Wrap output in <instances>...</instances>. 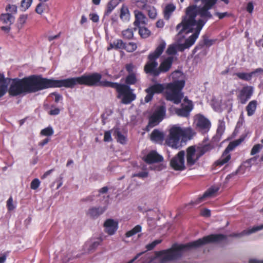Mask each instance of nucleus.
<instances>
[{
	"mask_svg": "<svg viewBox=\"0 0 263 263\" xmlns=\"http://www.w3.org/2000/svg\"><path fill=\"white\" fill-rule=\"evenodd\" d=\"M197 3L200 1L202 6L192 5L185 9V15L182 16L181 22L176 26L178 34L194 33L186 39L184 45L188 48L192 46L199 36L200 32L207 22L213 17L209 11L217 3L218 0H194Z\"/></svg>",
	"mask_w": 263,
	"mask_h": 263,
	"instance_id": "f257e3e1",
	"label": "nucleus"
},
{
	"mask_svg": "<svg viewBox=\"0 0 263 263\" xmlns=\"http://www.w3.org/2000/svg\"><path fill=\"white\" fill-rule=\"evenodd\" d=\"M74 88V77L62 80L43 78L41 75L32 74L22 79L15 78L8 88L11 97L35 93L50 88Z\"/></svg>",
	"mask_w": 263,
	"mask_h": 263,
	"instance_id": "f03ea898",
	"label": "nucleus"
},
{
	"mask_svg": "<svg viewBox=\"0 0 263 263\" xmlns=\"http://www.w3.org/2000/svg\"><path fill=\"white\" fill-rule=\"evenodd\" d=\"M102 75L98 72L88 74H83L80 77H74V87L77 85H84L87 86H100L114 88L118 93V98L122 96L121 102L124 104H129L136 98V94L130 86L112 82L106 80L101 81Z\"/></svg>",
	"mask_w": 263,
	"mask_h": 263,
	"instance_id": "7ed1b4c3",
	"label": "nucleus"
},
{
	"mask_svg": "<svg viewBox=\"0 0 263 263\" xmlns=\"http://www.w3.org/2000/svg\"><path fill=\"white\" fill-rule=\"evenodd\" d=\"M226 238V236L223 234H211L185 245H174L170 249L156 252L155 255L157 257H161L160 263H164L179 258L181 256V251L198 248L210 243L220 242Z\"/></svg>",
	"mask_w": 263,
	"mask_h": 263,
	"instance_id": "20e7f679",
	"label": "nucleus"
},
{
	"mask_svg": "<svg viewBox=\"0 0 263 263\" xmlns=\"http://www.w3.org/2000/svg\"><path fill=\"white\" fill-rule=\"evenodd\" d=\"M184 85V81L177 80L167 83L165 87L162 84L157 83L146 89L153 95L156 93L160 94L164 92L166 100L172 101L175 104H178L183 97L181 90Z\"/></svg>",
	"mask_w": 263,
	"mask_h": 263,
	"instance_id": "39448f33",
	"label": "nucleus"
},
{
	"mask_svg": "<svg viewBox=\"0 0 263 263\" xmlns=\"http://www.w3.org/2000/svg\"><path fill=\"white\" fill-rule=\"evenodd\" d=\"M166 46L164 42H162L156 48L155 51L151 52L147 56V61L144 66V72L153 77L156 78L159 76L158 70V63L157 60L163 53Z\"/></svg>",
	"mask_w": 263,
	"mask_h": 263,
	"instance_id": "423d86ee",
	"label": "nucleus"
},
{
	"mask_svg": "<svg viewBox=\"0 0 263 263\" xmlns=\"http://www.w3.org/2000/svg\"><path fill=\"white\" fill-rule=\"evenodd\" d=\"M169 134L165 139V144L174 149L180 147V140L181 138V128L178 125L172 126L169 129Z\"/></svg>",
	"mask_w": 263,
	"mask_h": 263,
	"instance_id": "0eeeda50",
	"label": "nucleus"
},
{
	"mask_svg": "<svg viewBox=\"0 0 263 263\" xmlns=\"http://www.w3.org/2000/svg\"><path fill=\"white\" fill-rule=\"evenodd\" d=\"M165 113L166 108L164 106L161 105L157 107L152 115L149 118L147 127L152 128L158 124L163 119L165 116Z\"/></svg>",
	"mask_w": 263,
	"mask_h": 263,
	"instance_id": "6e6552de",
	"label": "nucleus"
},
{
	"mask_svg": "<svg viewBox=\"0 0 263 263\" xmlns=\"http://www.w3.org/2000/svg\"><path fill=\"white\" fill-rule=\"evenodd\" d=\"M184 151H180L170 161V166L175 171H183L185 168L184 165Z\"/></svg>",
	"mask_w": 263,
	"mask_h": 263,
	"instance_id": "1a4fd4ad",
	"label": "nucleus"
},
{
	"mask_svg": "<svg viewBox=\"0 0 263 263\" xmlns=\"http://www.w3.org/2000/svg\"><path fill=\"white\" fill-rule=\"evenodd\" d=\"M253 93V87L251 86L243 87L237 96V100L242 104H245L251 98Z\"/></svg>",
	"mask_w": 263,
	"mask_h": 263,
	"instance_id": "9d476101",
	"label": "nucleus"
},
{
	"mask_svg": "<svg viewBox=\"0 0 263 263\" xmlns=\"http://www.w3.org/2000/svg\"><path fill=\"white\" fill-rule=\"evenodd\" d=\"M184 102L187 104H181V108H176L175 113L178 116L187 117L189 116L190 112L193 108V104L192 102L190 100H189L186 98L184 99Z\"/></svg>",
	"mask_w": 263,
	"mask_h": 263,
	"instance_id": "9b49d317",
	"label": "nucleus"
},
{
	"mask_svg": "<svg viewBox=\"0 0 263 263\" xmlns=\"http://www.w3.org/2000/svg\"><path fill=\"white\" fill-rule=\"evenodd\" d=\"M196 125L200 131L203 133H206L211 127V123L203 115H199L196 118Z\"/></svg>",
	"mask_w": 263,
	"mask_h": 263,
	"instance_id": "f8f14e48",
	"label": "nucleus"
},
{
	"mask_svg": "<svg viewBox=\"0 0 263 263\" xmlns=\"http://www.w3.org/2000/svg\"><path fill=\"white\" fill-rule=\"evenodd\" d=\"M106 210L105 206H91L87 211L86 214L92 219H96Z\"/></svg>",
	"mask_w": 263,
	"mask_h": 263,
	"instance_id": "ddd939ff",
	"label": "nucleus"
},
{
	"mask_svg": "<svg viewBox=\"0 0 263 263\" xmlns=\"http://www.w3.org/2000/svg\"><path fill=\"white\" fill-rule=\"evenodd\" d=\"M174 61L173 56H168L164 59L160 63L158 66L159 75L161 73H165L171 69Z\"/></svg>",
	"mask_w": 263,
	"mask_h": 263,
	"instance_id": "4468645a",
	"label": "nucleus"
},
{
	"mask_svg": "<svg viewBox=\"0 0 263 263\" xmlns=\"http://www.w3.org/2000/svg\"><path fill=\"white\" fill-rule=\"evenodd\" d=\"M219 189V188L218 187L212 186L209 188L202 196L199 197L195 201H191V204L192 205H197L199 204L206 198L213 196L218 191Z\"/></svg>",
	"mask_w": 263,
	"mask_h": 263,
	"instance_id": "2eb2a0df",
	"label": "nucleus"
},
{
	"mask_svg": "<svg viewBox=\"0 0 263 263\" xmlns=\"http://www.w3.org/2000/svg\"><path fill=\"white\" fill-rule=\"evenodd\" d=\"M257 73L263 74V69L262 68H258L249 73L236 72L234 75L237 76L240 80L249 82L252 80L253 76Z\"/></svg>",
	"mask_w": 263,
	"mask_h": 263,
	"instance_id": "dca6fc26",
	"label": "nucleus"
},
{
	"mask_svg": "<svg viewBox=\"0 0 263 263\" xmlns=\"http://www.w3.org/2000/svg\"><path fill=\"white\" fill-rule=\"evenodd\" d=\"M143 160L147 164H151L155 163L161 162L163 160L162 156L158 154L156 151L150 152L144 158Z\"/></svg>",
	"mask_w": 263,
	"mask_h": 263,
	"instance_id": "f3484780",
	"label": "nucleus"
},
{
	"mask_svg": "<svg viewBox=\"0 0 263 263\" xmlns=\"http://www.w3.org/2000/svg\"><path fill=\"white\" fill-rule=\"evenodd\" d=\"M105 231L109 235L115 233L118 228V222L112 219H108L104 223Z\"/></svg>",
	"mask_w": 263,
	"mask_h": 263,
	"instance_id": "a211bd4d",
	"label": "nucleus"
},
{
	"mask_svg": "<svg viewBox=\"0 0 263 263\" xmlns=\"http://www.w3.org/2000/svg\"><path fill=\"white\" fill-rule=\"evenodd\" d=\"M216 41V40L210 39L207 35H203L202 36L201 40L194 49L193 52L195 53L198 50L201 49L204 46L209 47L213 45Z\"/></svg>",
	"mask_w": 263,
	"mask_h": 263,
	"instance_id": "6ab92c4d",
	"label": "nucleus"
},
{
	"mask_svg": "<svg viewBox=\"0 0 263 263\" xmlns=\"http://www.w3.org/2000/svg\"><path fill=\"white\" fill-rule=\"evenodd\" d=\"M196 152L194 146H191L189 147L186 150V163L187 165L190 166H193L198 160L194 158Z\"/></svg>",
	"mask_w": 263,
	"mask_h": 263,
	"instance_id": "aec40b11",
	"label": "nucleus"
},
{
	"mask_svg": "<svg viewBox=\"0 0 263 263\" xmlns=\"http://www.w3.org/2000/svg\"><path fill=\"white\" fill-rule=\"evenodd\" d=\"M230 151L231 150L226 147L220 158L215 162V166H222L230 160L231 156L229 153Z\"/></svg>",
	"mask_w": 263,
	"mask_h": 263,
	"instance_id": "412c9836",
	"label": "nucleus"
},
{
	"mask_svg": "<svg viewBox=\"0 0 263 263\" xmlns=\"http://www.w3.org/2000/svg\"><path fill=\"white\" fill-rule=\"evenodd\" d=\"M151 139L158 143L162 144L164 140V134L157 129H155L151 133Z\"/></svg>",
	"mask_w": 263,
	"mask_h": 263,
	"instance_id": "4be33fe9",
	"label": "nucleus"
},
{
	"mask_svg": "<svg viewBox=\"0 0 263 263\" xmlns=\"http://www.w3.org/2000/svg\"><path fill=\"white\" fill-rule=\"evenodd\" d=\"M135 17V20L134 24L136 27H139L141 24L143 25L145 24L146 16L140 11L135 10L134 12Z\"/></svg>",
	"mask_w": 263,
	"mask_h": 263,
	"instance_id": "5701e85b",
	"label": "nucleus"
},
{
	"mask_svg": "<svg viewBox=\"0 0 263 263\" xmlns=\"http://www.w3.org/2000/svg\"><path fill=\"white\" fill-rule=\"evenodd\" d=\"M263 229V224L260 226L254 227L252 228L243 231L241 233H233L232 234L234 237H240L245 235H250L253 233L261 230Z\"/></svg>",
	"mask_w": 263,
	"mask_h": 263,
	"instance_id": "b1692460",
	"label": "nucleus"
},
{
	"mask_svg": "<svg viewBox=\"0 0 263 263\" xmlns=\"http://www.w3.org/2000/svg\"><path fill=\"white\" fill-rule=\"evenodd\" d=\"M137 7L139 9L144 10L148 6V4H153L156 3V0H134Z\"/></svg>",
	"mask_w": 263,
	"mask_h": 263,
	"instance_id": "393cba45",
	"label": "nucleus"
},
{
	"mask_svg": "<svg viewBox=\"0 0 263 263\" xmlns=\"http://www.w3.org/2000/svg\"><path fill=\"white\" fill-rule=\"evenodd\" d=\"M257 105V102L256 100L251 101L246 107L248 116H252L253 115L256 110Z\"/></svg>",
	"mask_w": 263,
	"mask_h": 263,
	"instance_id": "a878e982",
	"label": "nucleus"
},
{
	"mask_svg": "<svg viewBox=\"0 0 263 263\" xmlns=\"http://www.w3.org/2000/svg\"><path fill=\"white\" fill-rule=\"evenodd\" d=\"M176 7L173 4H167L164 9V17L165 20H168L172 13L175 11Z\"/></svg>",
	"mask_w": 263,
	"mask_h": 263,
	"instance_id": "bb28decb",
	"label": "nucleus"
},
{
	"mask_svg": "<svg viewBox=\"0 0 263 263\" xmlns=\"http://www.w3.org/2000/svg\"><path fill=\"white\" fill-rule=\"evenodd\" d=\"M0 18L4 24L8 25H11L14 20L13 16L9 13L1 14Z\"/></svg>",
	"mask_w": 263,
	"mask_h": 263,
	"instance_id": "cd10ccee",
	"label": "nucleus"
},
{
	"mask_svg": "<svg viewBox=\"0 0 263 263\" xmlns=\"http://www.w3.org/2000/svg\"><path fill=\"white\" fill-rule=\"evenodd\" d=\"M129 11L127 6L125 5H123L120 9V18L123 21H127L129 20Z\"/></svg>",
	"mask_w": 263,
	"mask_h": 263,
	"instance_id": "c85d7f7f",
	"label": "nucleus"
},
{
	"mask_svg": "<svg viewBox=\"0 0 263 263\" xmlns=\"http://www.w3.org/2000/svg\"><path fill=\"white\" fill-rule=\"evenodd\" d=\"M113 135L118 142L122 144H124L126 143V137L124 136L118 129L114 130Z\"/></svg>",
	"mask_w": 263,
	"mask_h": 263,
	"instance_id": "c756f323",
	"label": "nucleus"
},
{
	"mask_svg": "<svg viewBox=\"0 0 263 263\" xmlns=\"http://www.w3.org/2000/svg\"><path fill=\"white\" fill-rule=\"evenodd\" d=\"M181 138L183 139H191L195 135V133L191 127L181 128Z\"/></svg>",
	"mask_w": 263,
	"mask_h": 263,
	"instance_id": "7c9ffc66",
	"label": "nucleus"
},
{
	"mask_svg": "<svg viewBox=\"0 0 263 263\" xmlns=\"http://www.w3.org/2000/svg\"><path fill=\"white\" fill-rule=\"evenodd\" d=\"M138 79L136 73L128 74L125 78V85L130 86L131 85H135L137 83Z\"/></svg>",
	"mask_w": 263,
	"mask_h": 263,
	"instance_id": "2f4dec72",
	"label": "nucleus"
},
{
	"mask_svg": "<svg viewBox=\"0 0 263 263\" xmlns=\"http://www.w3.org/2000/svg\"><path fill=\"white\" fill-rule=\"evenodd\" d=\"M142 230V227L140 225H137L131 230L127 231L125 233V236L126 237H130L133 236L136 234L140 232Z\"/></svg>",
	"mask_w": 263,
	"mask_h": 263,
	"instance_id": "473e14b6",
	"label": "nucleus"
},
{
	"mask_svg": "<svg viewBox=\"0 0 263 263\" xmlns=\"http://www.w3.org/2000/svg\"><path fill=\"white\" fill-rule=\"evenodd\" d=\"M150 18L155 19L157 17V10L154 6L148 5L145 9Z\"/></svg>",
	"mask_w": 263,
	"mask_h": 263,
	"instance_id": "72a5a7b5",
	"label": "nucleus"
},
{
	"mask_svg": "<svg viewBox=\"0 0 263 263\" xmlns=\"http://www.w3.org/2000/svg\"><path fill=\"white\" fill-rule=\"evenodd\" d=\"M139 28V34L142 38H147L150 35L151 32L147 28L144 27H138Z\"/></svg>",
	"mask_w": 263,
	"mask_h": 263,
	"instance_id": "f704fd0d",
	"label": "nucleus"
},
{
	"mask_svg": "<svg viewBox=\"0 0 263 263\" xmlns=\"http://www.w3.org/2000/svg\"><path fill=\"white\" fill-rule=\"evenodd\" d=\"M117 4L114 0L110 1L107 5V8L105 12V15L108 16L116 7Z\"/></svg>",
	"mask_w": 263,
	"mask_h": 263,
	"instance_id": "c9c22d12",
	"label": "nucleus"
},
{
	"mask_svg": "<svg viewBox=\"0 0 263 263\" xmlns=\"http://www.w3.org/2000/svg\"><path fill=\"white\" fill-rule=\"evenodd\" d=\"M122 34L123 38L127 40H130L134 36V31L133 29L127 28L122 31Z\"/></svg>",
	"mask_w": 263,
	"mask_h": 263,
	"instance_id": "e433bc0d",
	"label": "nucleus"
},
{
	"mask_svg": "<svg viewBox=\"0 0 263 263\" xmlns=\"http://www.w3.org/2000/svg\"><path fill=\"white\" fill-rule=\"evenodd\" d=\"M137 47V46L136 43L129 42L128 44L125 43L124 49L128 52H132L136 50Z\"/></svg>",
	"mask_w": 263,
	"mask_h": 263,
	"instance_id": "4c0bfd02",
	"label": "nucleus"
},
{
	"mask_svg": "<svg viewBox=\"0 0 263 263\" xmlns=\"http://www.w3.org/2000/svg\"><path fill=\"white\" fill-rule=\"evenodd\" d=\"M113 46H114L115 49H124L125 43L122 40L118 39L113 42Z\"/></svg>",
	"mask_w": 263,
	"mask_h": 263,
	"instance_id": "58836bf2",
	"label": "nucleus"
},
{
	"mask_svg": "<svg viewBox=\"0 0 263 263\" xmlns=\"http://www.w3.org/2000/svg\"><path fill=\"white\" fill-rule=\"evenodd\" d=\"M243 140V139L242 138H240L231 142L227 147L228 148L229 150L232 151L237 146L239 145Z\"/></svg>",
	"mask_w": 263,
	"mask_h": 263,
	"instance_id": "ea45409f",
	"label": "nucleus"
},
{
	"mask_svg": "<svg viewBox=\"0 0 263 263\" xmlns=\"http://www.w3.org/2000/svg\"><path fill=\"white\" fill-rule=\"evenodd\" d=\"M177 51V50L176 46L174 44H172L169 45V46L168 47L166 51V53L167 55L171 56L176 54Z\"/></svg>",
	"mask_w": 263,
	"mask_h": 263,
	"instance_id": "a19ab883",
	"label": "nucleus"
},
{
	"mask_svg": "<svg viewBox=\"0 0 263 263\" xmlns=\"http://www.w3.org/2000/svg\"><path fill=\"white\" fill-rule=\"evenodd\" d=\"M32 2V0H22L21 5L22 10L25 11L28 9L30 7Z\"/></svg>",
	"mask_w": 263,
	"mask_h": 263,
	"instance_id": "79ce46f5",
	"label": "nucleus"
},
{
	"mask_svg": "<svg viewBox=\"0 0 263 263\" xmlns=\"http://www.w3.org/2000/svg\"><path fill=\"white\" fill-rule=\"evenodd\" d=\"M54 131L53 128L50 127H47L43 129H42L41 132V134L45 136H50L53 134Z\"/></svg>",
	"mask_w": 263,
	"mask_h": 263,
	"instance_id": "37998d69",
	"label": "nucleus"
},
{
	"mask_svg": "<svg viewBox=\"0 0 263 263\" xmlns=\"http://www.w3.org/2000/svg\"><path fill=\"white\" fill-rule=\"evenodd\" d=\"M162 240L160 239H157L153 241L152 243L146 245V248L147 250L150 251L153 250L157 245L160 243Z\"/></svg>",
	"mask_w": 263,
	"mask_h": 263,
	"instance_id": "c03bdc74",
	"label": "nucleus"
},
{
	"mask_svg": "<svg viewBox=\"0 0 263 263\" xmlns=\"http://www.w3.org/2000/svg\"><path fill=\"white\" fill-rule=\"evenodd\" d=\"M262 148V145L260 144H256L253 146L251 151V155H254L259 153L260 149Z\"/></svg>",
	"mask_w": 263,
	"mask_h": 263,
	"instance_id": "a18cd8bd",
	"label": "nucleus"
},
{
	"mask_svg": "<svg viewBox=\"0 0 263 263\" xmlns=\"http://www.w3.org/2000/svg\"><path fill=\"white\" fill-rule=\"evenodd\" d=\"M17 8L14 5H8L6 7V10L12 14H15L17 12Z\"/></svg>",
	"mask_w": 263,
	"mask_h": 263,
	"instance_id": "49530a36",
	"label": "nucleus"
},
{
	"mask_svg": "<svg viewBox=\"0 0 263 263\" xmlns=\"http://www.w3.org/2000/svg\"><path fill=\"white\" fill-rule=\"evenodd\" d=\"M101 239H98L97 241H94L92 242L89 247L88 251H91L92 250H94L96 248H97L99 245H101V243L102 242Z\"/></svg>",
	"mask_w": 263,
	"mask_h": 263,
	"instance_id": "de8ad7c7",
	"label": "nucleus"
},
{
	"mask_svg": "<svg viewBox=\"0 0 263 263\" xmlns=\"http://www.w3.org/2000/svg\"><path fill=\"white\" fill-rule=\"evenodd\" d=\"M7 91L8 92L7 85L0 84V98L3 97Z\"/></svg>",
	"mask_w": 263,
	"mask_h": 263,
	"instance_id": "09e8293b",
	"label": "nucleus"
},
{
	"mask_svg": "<svg viewBox=\"0 0 263 263\" xmlns=\"http://www.w3.org/2000/svg\"><path fill=\"white\" fill-rule=\"evenodd\" d=\"M40 184V180L37 179H34L31 182L30 184V187L32 190H36L37 189L39 185Z\"/></svg>",
	"mask_w": 263,
	"mask_h": 263,
	"instance_id": "8fccbe9b",
	"label": "nucleus"
},
{
	"mask_svg": "<svg viewBox=\"0 0 263 263\" xmlns=\"http://www.w3.org/2000/svg\"><path fill=\"white\" fill-rule=\"evenodd\" d=\"M45 9V5L43 3H40L36 7L35 12L39 14H41L44 12Z\"/></svg>",
	"mask_w": 263,
	"mask_h": 263,
	"instance_id": "3c124183",
	"label": "nucleus"
},
{
	"mask_svg": "<svg viewBox=\"0 0 263 263\" xmlns=\"http://www.w3.org/2000/svg\"><path fill=\"white\" fill-rule=\"evenodd\" d=\"M7 207L9 211H11L15 209V206L13 204V199L10 197L7 201Z\"/></svg>",
	"mask_w": 263,
	"mask_h": 263,
	"instance_id": "603ef678",
	"label": "nucleus"
},
{
	"mask_svg": "<svg viewBox=\"0 0 263 263\" xmlns=\"http://www.w3.org/2000/svg\"><path fill=\"white\" fill-rule=\"evenodd\" d=\"M60 112V109L59 108L54 107L53 105L51 106V109L49 111V114L51 116L58 115Z\"/></svg>",
	"mask_w": 263,
	"mask_h": 263,
	"instance_id": "864d4df0",
	"label": "nucleus"
},
{
	"mask_svg": "<svg viewBox=\"0 0 263 263\" xmlns=\"http://www.w3.org/2000/svg\"><path fill=\"white\" fill-rule=\"evenodd\" d=\"M104 141L105 142H109L112 141L111 130H107L105 132L104 135Z\"/></svg>",
	"mask_w": 263,
	"mask_h": 263,
	"instance_id": "5fc2aeb1",
	"label": "nucleus"
},
{
	"mask_svg": "<svg viewBox=\"0 0 263 263\" xmlns=\"http://www.w3.org/2000/svg\"><path fill=\"white\" fill-rule=\"evenodd\" d=\"M224 131V126L222 124L219 125L217 129L216 136L220 137Z\"/></svg>",
	"mask_w": 263,
	"mask_h": 263,
	"instance_id": "6e6d98bb",
	"label": "nucleus"
},
{
	"mask_svg": "<svg viewBox=\"0 0 263 263\" xmlns=\"http://www.w3.org/2000/svg\"><path fill=\"white\" fill-rule=\"evenodd\" d=\"M145 91L147 95L144 98V101L146 103H148L153 99L154 95L151 92H149L147 89Z\"/></svg>",
	"mask_w": 263,
	"mask_h": 263,
	"instance_id": "4d7b16f0",
	"label": "nucleus"
},
{
	"mask_svg": "<svg viewBox=\"0 0 263 263\" xmlns=\"http://www.w3.org/2000/svg\"><path fill=\"white\" fill-rule=\"evenodd\" d=\"M27 17H28L27 15H25V14L21 15L18 20V23L20 24H21L22 25H23L26 23Z\"/></svg>",
	"mask_w": 263,
	"mask_h": 263,
	"instance_id": "13d9d810",
	"label": "nucleus"
},
{
	"mask_svg": "<svg viewBox=\"0 0 263 263\" xmlns=\"http://www.w3.org/2000/svg\"><path fill=\"white\" fill-rule=\"evenodd\" d=\"M200 214L203 217H209L211 216V211L209 209H204L201 211Z\"/></svg>",
	"mask_w": 263,
	"mask_h": 263,
	"instance_id": "bf43d9fd",
	"label": "nucleus"
},
{
	"mask_svg": "<svg viewBox=\"0 0 263 263\" xmlns=\"http://www.w3.org/2000/svg\"><path fill=\"white\" fill-rule=\"evenodd\" d=\"M148 176V173L146 172H141L133 175V177H138L139 178H146Z\"/></svg>",
	"mask_w": 263,
	"mask_h": 263,
	"instance_id": "052dcab7",
	"label": "nucleus"
},
{
	"mask_svg": "<svg viewBox=\"0 0 263 263\" xmlns=\"http://www.w3.org/2000/svg\"><path fill=\"white\" fill-rule=\"evenodd\" d=\"M50 95L54 96V101L56 103H58L63 98L62 96L60 94L56 92L51 93Z\"/></svg>",
	"mask_w": 263,
	"mask_h": 263,
	"instance_id": "680f3d73",
	"label": "nucleus"
},
{
	"mask_svg": "<svg viewBox=\"0 0 263 263\" xmlns=\"http://www.w3.org/2000/svg\"><path fill=\"white\" fill-rule=\"evenodd\" d=\"M134 68V66L132 63L126 64L125 66V69L126 71L128 72V74L135 73V72H133Z\"/></svg>",
	"mask_w": 263,
	"mask_h": 263,
	"instance_id": "e2e57ef3",
	"label": "nucleus"
},
{
	"mask_svg": "<svg viewBox=\"0 0 263 263\" xmlns=\"http://www.w3.org/2000/svg\"><path fill=\"white\" fill-rule=\"evenodd\" d=\"M215 14L217 16L220 20L223 18L224 17L229 16L230 15V14L227 12L223 13L216 12Z\"/></svg>",
	"mask_w": 263,
	"mask_h": 263,
	"instance_id": "0e129e2a",
	"label": "nucleus"
},
{
	"mask_svg": "<svg viewBox=\"0 0 263 263\" xmlns=\"http://www.w3.org/2000/svg\"><path fill=\"white\" fill-rule=\"evenodd\" d=\"M90 19L94 23H97L99 21V17L96 13H90L89 14Z\"/></svg>",
	"mask_w": 263,
	"mask_h": 263,
	"instance_id": "69168bd1",
	"label": "nucleus"
},
{
	"mask_svg": "<svg viewBox=\"0 0 263 263\" xmlns=\"http://www.w3.org/2000/svg\"><path fill=\"white\" fill-rule=\"evenodd\" d=\"M0 84H6L8 86L7 79L5 78V76L3 73H0Z\"/></svg>",
	"mask_w": 263,
	"mask_h": 263,
	"instance_id": "338daca9",
	"label": "nucleus"
},
{
	"mask_svg": "<svg viewBox=\"0 0 263 263\" xmlns=\"http://www.w3.org/2000/svg\"><path fill=\"white\" fill-rule=\"evenodd\" d=\"M253 8L254 6L252 2H249L247 6V11L249 13H251L253 12Z\"/></svg>",
	"mask_w": 263,
	"mask_h": 263,
	"instance_id": "774afa93",
	"label": "nucleus"
}]
</instances>
